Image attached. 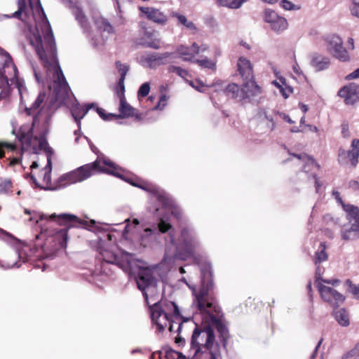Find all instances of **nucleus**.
<instances>
[{"instance_id": "1", "label": "nucleus", "mask_w": 359, "mask_h": 359, "mask_svg": "<svg viewBox=\"0 0 359 359\" xmlns=\"http://www.w3.org/2000/svg\"><path fill=\"white\" fill-rule=\"evenodd\" d=\"M39 114L34 115L32 123L22 125L17 131L16 138L20 143V147L15 142L0 141V158H4L6 153L10 154L6 159L8 166L13 167L21 163L23 154L26 151L34 154H38L40 151H46L48 154L53 153L46 140L48 133L47 121L43 124L39 135H34V128L39 122Z\"/></svg>"}, {"instance_id": "2", "label": "nucleus", "mask_w": 359, "mask_h": 359, "mask_svg": "<svg viewBox=\"0 0 359 359\" xmlns=\"http://www.w3.org/2000/svg\"><path fill=\"white\" fill-rule=\"evenodd\" d=\"M214 283L212 274L209 270H203L201 276V285L197 292L194 290L198 310L203 314H207L212 325L215 327L222 339L223 345L225 346L229 338L227 327L217 317L220 313V308L215 302L214 295Z\"/></svg>"}, {"instance_id": "3", "label": "nucleus", "mask_w": 359, "mask_h": 359, "mask_svg": "<svg viewBox=\"0 0 359 359\" xmlns=\"http://www.w3.org/2000/svg\"><path fill=\"white\" fill-rule=\"evenodd\" d=\"M31 44L34 47L36 54L45 65H49L50 62L56 63L55 72L53 75V91L57 99H65L68 96L69 86L57 61L55 39L48 22L44 40L43 41L40 34H37L34 36V40L32 41Z\"/></svg>"}, {"instance_id": "4", "label": "nucleus", "mask_w": 359, "mask_h": 359, "mask_svg": "<svg viewBox=\"0 0 359 359\" xmlns=\"http://www.w3.org/2000/svg\"><path fill=\"white\" fill-rule=\"evenodd\" d=\"M219 346L215 342L213 330L210 325H195L191 339L189 357L201 359H219Z\"/></svg>"}, {"instance_id": "5", "label": "nucleus", "mask_w": 359, "mask_h": 359, "mask_svg": "<svg viewBox=\"0 0 359 359\" xmlns=\"http://www.w3.org/2000/svg\"><path fill=\"white\" fill-rule=\"evenodd\" d=\"M116 170V168L114 163L109 160L101 161L97 159L93 163L86 164L69 173L63 175L60 178V183L61 185L67 186L68 184L80 182L97 172H104L115 176H119Z\"/></svg>"}, {"instance_id": "6", "label": "nucleus", "mask_w": 359, "mask_h": 359, "mask_svg": "<svg viewBox=\"0 0 359 359\" xmlns=\"http://www.w3.org/2000/svg\"><path fill=\"white\" fill-rule=\"evenodd\" d=\"M1 54L6 56V60L2 69H0V100L7 97L11 92V87L8 83L10 80L13 83L14 80L20 95L21 102L24 104L29 97V93L22 82L18 78V69L16 66L11 62V57L8 53L1 50Z\"/></svg>"}, {"instance_id": "7", "label": "nucleus", "mask_w": 359, "mask_h": 359, "mask_svg": "<svg viewBox=\"0 0 359 359\" xmlns=\"http://www.w3.org/2000/svg\"><path fill=\"white\" fill-rule=\"evenodd\" d=\"M43 220H46L48 222H55L60 226H64L57 230L55 234V241L57 242L60 248H66L67 245L68 237V229L71 226V224L78 223L82 225H86L87 222L80 220L76 216L71 214H60L56 215L55 213L50 215L46 214H41L39 219L36 220V223H39Z\"/></svg>"}, {"instance_id": "8", "label": "nucleus", "mask_w": 359, "mask_h": 359, "mask_svg": "<svg viewBox=\"0 0 359 359\" xmlns=\"http://www.w3.org/2000/svg\"><path fill=\"white\" fill-rule=\"evenodd\" d=\"M180 234L177 238H175L173 231L169 233V237L170 243L179 251L180 257L185 260L194 255L198 241L194 232L188 226L180 225Z\"/></svg>"}, {"instance_id": "9", "label": "nucleus", "mask_w": 359, "mask_h": 359, "mask_svg": "<svg viewBox=\"0 0 359 359\" xmlns=\"http://www.w3.org/2000/svg\"><path fill=\"white\" fill-rule=\"evenodd\" d=\"M315 285L323 301L329 304L332 308L336 309L344 303V296L335 289L323 285L318 281V279L315 280Z\"/></svg>"}, {"instance_id": "10", "label": "nucleus", "mask_w": 359, "mask_h": 359, "mask_svg": "<svg viewBox=\"0 0 359 359\" xmlns=\"http://www.w3.org/2000/svg\"><path fill=\"white\" fill-rule=\"evenodd\" d=\"M136 283L138 289L142 292L146 301L148 299L147 290L153 291L157 285V280L154 275V272L149 268L140 269L136 278Z\"/></svg>"}, {"instance_id": "11", "label": "nucleus", "mask_w": 359, "mask_h": 359, "mask_svg": "<svg viewBox=\"0 0 359 359\" xmlns=\"http://www.w3.org/2000/svg\"><path fill=\"white\" fill-rule=\"evenodd\" d=\"M344 210L347 212V218L350 222H353L351 226L342 233L344 240L354 239L358 237L359 232V208L358 207L346 205H344Z\"/></svg>"}, {"instance_id": "12", "label": "nucleus", "mask_w": 359, "mask_h": 359, "mask_svg": "<svg viewBox=\"0 0 359 359\" xmlns=\"http://www.w3.org/2000/svg\"><path fill=\"white\" fill-rule=\"evenodd\" d=\"M172 316L165 313L163 311L158 309V306L151 307V320L156 325L158 332H163L165 327L168 325L170 332L174 331V323L175 321L172 319Z\"/></svg>"}, {"instance_id": "13", "label": "nucleus", "mask_w": 359, "mask_h": 359, "mask_svg": "<svg viewBox=\"0 0 359 359\" xmlns=\"http://www.w3.org/2000/svg\"><path fill=\"white\" fill-rule=\"evenodd\" d=\"M328 44V50L333 56L341 61L345 62L349 60L348 51L343 47L342 39L336 34L328 35L325 38Z\"/></svg>"}, {"instance_id": "14", "label": "nucleus", "mask_w": 359, "mask_h": 359, "mask_svg": "<svg viewBox=\"0 0 359 359\" xmlns=\"http://www.w3.org/2000/svg\"><path fill=\"white\" fill-rule=\"evenodd\" d=\"M263 18L266 23L269 24L271 29L276 32H282L288 27L287 20L272 9L266 8L263 11Z\"/></svg>"}, {"instance_id": "15", "label": "nucleus", "mask_w": 359, "mask_h": 359, "mask_svg": "<svg viewBox=\"0 0 359 359\" xmlns=\"http://www.w3.org/2000/svg\"><path fill=\"white\" fill-rule=\"evenodd\" d=\"M337 95L344 100L346 105H353L359 100V85L350 83L340 88Z\"/></svg>"}, {"instance_id": "16", "label": "nucleus", "mask_w": 359, "mask_h": 359, "mask_svg": "<svg viewBox=\"0 0 359 359\" xmlns=\"http://www.w3.org/2000/svg\"><path fill=\"white\" fill-rule=\"evenodd\" d=\"M352 147L351 151L339 150V161L344 164L350 163L352 166L355 167L359 156V140L354 139L353 140Z\"/></svg>"}, {"instance_id": "17", "label": "nucleus", "mask_w": 359, "mask_h": 359, "mask_svg": "<svg viewBox=\"0 0 359 359\" xmlns=\"http://www.w3.org/2000/svg\"><path fill=\"white\" fill-rule=\"evenodd\" d=\"M208 49L207 45L199 46L196 43H193L191 46L180 45L177 47L178 53L182 57L184 61H194V57L201 52H205Z\"/></svg>"}, {"instance_id": "18", "label": "nucleus", "mask_w": 359, "mask_h": 359, "mask_svg": "<svg viewBox=\"0 0 359 359\" xmlns=\"http://www.w3.org/2000/svg\"><path fill=\"white\" fill-rule=\"evenodd\" d=\"M171 53L165 52L163 53H153L146 54L141 57V60L150 69H156V67L165 65V60L170 56Z\"/></svg>"}, {"instance_id": "19", "label": "nucleus", "mask_w": 359, "mask_h": 359, "mask_svg": "<svg viewBox=\"0 0 359 359\" xmlns=\"http://www.w3.org/2000/svg\"><path fill=\"white\" fill-rule=\"evenodd\" d=\"M139 11L146 15L148 20L159 25H165L168 21L167 15L159 9L152 7H139Z\"/></svg>"}, {"instance_id": "20", "label": "nucleus", "mask_w": 359, "mask_h": 359, "mask_svg": "<svg viewBox=\"0 0 359 359\" xmlns=\"http://www.w3.org/2000/svg\"><path fill=\"white\" fill-rule=\"evenodd\" d=\"M237 70L243 81L254 79L253 65L244 57H240L237 62Z\"/></svg>"}, {"instance_id": "21", "label": "nucleus", "mask_w": 359, "mask_h": 359, "mask_svg": "<svg viewBox=\"0 0 359 359\" xmlns=\"http://www.w3.org/2000/svg\"><path fill=\"white\" fill-rule=\"evenodd\" d=\"M242 90L244 94L245 100L258 96L262 92V88L256 83L255 78L243 81Z\"/></svg>"}, {"instance_id": "22", "label": "nucleus", "mask_w": 359, "mask_h": 359, "mask_svg": "<svg viewBox=\"0 0 359 359\" xmlns=\"http://www.w3.org/2000/svg\"><path fill=\"white\" fill-rule=\"evenodd\" d=\"M44 152L47 155V162L48 165L49 166V169H46L41 171V174L43 175V180L41 183H39L37 181L34 175H31V179L32 180L33 182L35 184L36 187H40L41 189H49V187L51 185V156L53 155V152L51 154H48V153H47L46 151Z\"/></svg>"}, {"instance_id": "23", "label": "nucleus", "mask_w": 359, "mask_h": 359, "mask_svg": "<svg viewBox=\"0 0 359 359\" xmlns=\"http://www.w3.org/2000/svg\"><path fill=\"white\" fill-rule=\"evenodd\" d=\"M153 306H158V309L168 313L169 316H170V313H172V316L176 319L181 318L180 309L174 302L161 301L155 303Z\"/></svg>"}, {"instance_id": "24", "label": "nucleus", "mask_w": 359, "mask_h": 359, "mask_svg": "<svg viewBox=\"0 0 359 359\" xmlns=\"http://www.w3.org/2000/svg\"><path fill=\"white\" fill-rule=\"evenodd\" d=\"M224 94L230 99L238 101L245 100L242 86H240L235 83L228 84V86L224 88Z\"/></svg>"}, {"instance_id": "25", "label": "nucleus", "mask_w": 359, "mask_h": 359, "mask_svg": "<svg viewBox=\"0 0 359 359\" xmlns=\"http://www.w3.org/2000/svg\"><path fill=\"white\" fill-rule=\"evenodd\" d=\"M330 65L329 57L318 53H313L311 59V65L317 71L327 69Z\"/></svg>"}, {"instance_id": "26", "label": "nucleus", "mask_w": 359, "mask_h": 359, "mask_svg": "<svg viewBox=\"0 0 359 359\" xmlns=\"http://www.w3.org/2000/svg\"><path fill=\"white\" fill-rule=\"evenodd\" d=\"M95 104L93 103L88 104L84 107H81L79 105L73 106L71 109L72 115L76 121L79 128H81V119L87 114L88 111L94 107Z\"/></svg>"}, {"instance_id": "27", "label": "nucleus", "mask_w": 359, "mask_h": 359, "mask_svg": "<svg viewBox=\"0 0 359 359\" xmlns=\"http://www.w3.org/2000/svg\"><path fill=\"white\" fill-rule=\"evenodd\" d=\"M119 105V114H115L116 119L133 117L135 115V109L131 107L126 101V98L121 99Z\"/></svg>"}, {"instance_id": "28", "label": "nucleus", "mask_w": 359, "mask_h": 359, "mask_svg": "<svg viewBox=\"0 0 359 359\" xmlns=\"http://www.w3.org/2000/svg\"><path fill=\"white\" fill-rule=\"evenodd\" d=\"M134 186H136V187H140L142 188V189L148 191V192H150L151 194H153L156 197V199L161 202L162 203L163 205H168V198L167 196H165L164 194H161L158 189L155 187V186H153L151 184H144V185H140V184H136L135 183H131Z\"/></svg>"}, {"instance_id": "29", "label": "nucleus", "mask_w": 359, "mask_h": 359, "mask_svg": "<svg viewBox=\"0 0 359 359\" xmlns=\"http://www.w3.org/2000/svg\"><path fill=\"white\" fill-rule=\"evenodd\" d=\"M72 12L81 27L87 30L89 28V22L82 9L80 7L74 6Z\"/></svg>"}, {"instance_id": "30", "label": "nucleus", "mask_w": 359, "mask_h": 359, "mask_svg": "<svg viewBox=\"0 0 359 359\" xmlns=\"http://www.w3.org/2000/svg\"><path fill=\"white\" fill-rule=\"evenodd\" d=\"M103 260L109 264H116L121 268L125 267V265L121 262L117 255L114 252L104 250L101 252Z\"/></svg>"}, {"instance_id": "31", "label": "nucleus", "mask_w": 359, "mask_h": 359, "mask_svg": "<svg viewBox=\"0 0 359 359\" xmlns=\"http://www.w3.org/2000/svg\"><path fill=\"white\" fill-rule=\"evenodd\" d=\"M46 93H40L35 100V101L31 104L29 107L25 106V111L27 115L30 116L34 114L36 110L39 109L46 99Z\"/></svg>"}, {"instance_id": "32", "label": "nucleus", "mask_w": 359, "mask_h": 359, "mask_svg": "<svg viewBox=\"0 0 359 359\" xmlns=\"http://www.w3.org/2000/svg\"><path fill=\"white\" fill-rule=\"evenodd\" d=\"M18 11L13 14V17L24 21L22 18V14L25 16L28 15V8L26 0H18Z\"/></svg>"}, {"instance_id": "33", "label": "nucleus", "mask_w": 359, "mask_h": 359, "mask_svg": "<svg viewBox=\"0 0 359 359\" xmlns=\"http://www.w3.org/2000/svg\"><path fill=\"white\" fill-rule=\"evenodd\" d=\"M327 254L326 252L325 243H320L318 251L315 254L314 262L316 264H320L327 259Z\"/></svg>"}, {"instance_id": "34", "label": "nucleus", "mask_w": 359, "mask_h": 359, "mask_svg": "<svg viewBox=\"0 0 359 359\" xmlns=\"http://www.w3.org/2000/svg\"><path fill=\"white\" fill-rule=\"evenodd\" d=\"M172 16L176 18L178 20V24L182 25L187 29L191 30H196V27L194 23L191 21H189L185 15L180 14L178 13L173 12Z\"/></svg>"}, {"instance_id": "35", "label": "nucleus", "mask_w": 359, "mask_h": 359, "mask_svg": "<svg viewBox=\"0 0 359 359\" xmlns=\"http://www.w3.org/2000/svg\"><path fill=\"white\" fill-rule=\"evenodd\" d=\"M337 321L341 326H347L349 325L348 314L344 309H341L334 313Z\"/></svg>"}, {"instance_id": "36", "label": "nucleus", "mask_w": 359, "mask_h": 359, "mask_svg": "<svg viewBox=\"0 0 359 359\" xmlns=\"http://www.w3.org/2000/svg\"><path fill=\"white\" fill-rule=\"evenodd\" d=\"M125 81L122 79H118L117 83L112 87V90L115 93V95L118 97L119 100L121 99L125 98Z\"/></svg>"}, {"instance_id": "37", "label": "nucleus", "mask_w": 359, "mask_h": 359, "mask_svg": "<svg viewBox=\"0 0 359 359\" xmlns=\"http://www.w3.org/2000/svg\"><path fill=\"white\" fill-rule=\"evenodd\" d=\"M168 71L169 73H175L181 78L184 79V80H187V77H190L191 75L188 70L183 69L180 67H177L174 65H170L168 68Z\"/></svg>"}, {"instance_id": "38", "label": "nucleus", "mask_w": 359, "mask_h": 359, "mask_svg": "<svg viewBox=\"0 0 359 359\" xmlns=\"http://www.w3.org/2000/svg\"><path fill=\"white\" fill-rule=\"evenodd\" d=\"M138 44L146 48H151L154 49H159L161 48V40L158 39H151L150 41L141 39Z\"/></svg>"}, {"instance_id": "39", "label": "nucleus", "mask_w": 359, "mask_h": 359, "mask_svg": "<svg viewBox=\"0 0 359 359\" xmlns=\"http://www.w3.org/2000/svg\"><path fill=\"white\" fill-rule=\"evenodd\" d=\"M13 183L8 179H0V194H9L13 192Z\"/></svg>"}, {"instance_id": "40", "label": "nucleus", "mask_w": 359, "mask_h": 359, "mask_svg": "<svg viewBox=\"0 0 359 359\" xmlns=\"http://www.w3.org/2000/svg\"><path fill=\"white\" fill-rule=\"evenodd\" d=\"M246 0H217L218 4L222 6L230 8H238Z\"/></svg>"}, {"instance_id": "41", "label": "nucleus", "mask_w": 359, "mask_h": 359, "mask_svg": "<svg viewBox=\"0 0 359 359\" xmlns=\"http://www.w3.org/2000/svg\"><path fill=\"white\" fill-rule=\"evenodd\" d=\"M193 62L197 64L201 68L210 69H212V70L216 69L215 62L208 59V58H205L203 60L196 59V60H194V61H193Z\"/></svg>"}, {"instance_id": "42", "label": "nucleus", "mask_w": 359, "mask_h": 359, "mask_svg": "<svg viewBox=\"0 0 359 359\" xmlns=\"http://www.w3.org/2000/svg\"><path fill=\"white\" fill-rule=\"evenodd\" d=\"M95 23L97 24V27L100 29L107 32L108 33L113 32V27L110 25V23L109 22H107V20L102 18H98L95 21Z\"/></svg>"}, {"instance_id": "43", "label": "nucleus", "mask_w": 359, "mask_h": 359, "mask_svg": "<svg viewBox=\"0 0 359 359\" xmlns=\"http://www.w3.org/2000/svg\"><path fill=\"white\" fill-rule=\"evenodd\" d=\"M115 66L118 73L120 74L119 79L125 81L126 74H128L130 69L129 65L126 64H122L120 61H116L115 62Z\"/></svg>"}, {"instance_id": "44", "label": "nucleus", "mask_w": 359, "mask_h": 359, "mask_svg": "<svg viewBox=\"0 0 359 359\" xmlns=\"http://www.w3.org/2000/svg\"><path fill=\"white\" fill-rule=\"evenodd\" d=\"M165 357L167 359H190L191 357L184 356L180 352L170 349L166 351Z\"/></svg>"}, {"instance_id": "45", "label": "nucleus", "mask_w": 359, "mask_h": 359, "mask_svg": "<svg viewBox=\"0 0 359 359\" xmlns=\"http://www.w3.org/2000/svg\"><path fill=\"white\" fill-rule=\"evenodd\" d=\"M172 319L175 321V323H174V331L173 332H176L177 333H180L182 326H183V323H187L190 320V318H184L182 316H181L180 318L176 319L175 318H172Z\"/></svg>"}, {"instance_id": "46", "label": "nucleus", "mask_w": 359, "mask_h": 359, "mask_svg": "<svg viewBox=\"0 0 359 359\" xmlns=\"http://www.w3.org/2000/svg\"><path fill=\"white\" fill-rule=\"evenodd\" d=\"M96 111L99 116L104 120V121H111L113 119H116L115 114H106L104 109L100 107H96Z\"/></svg>"}, {"instance_id": "47", "label": "nucleus", "mask_w": 359, "mask_h": 359, "mask_svg": "<svg viewBox=\"0 0 359 359\" xmlns=\"http://www.w3.org/2000/svg\"><path fill=\"white\" fill-rule=\"evenodd\" d=\"M158 227L159 231L163 233H167L172 229V226L170 223L165 222L163 219H160L158 224Z\"/></svg>"}, {"instance_id": "48", "label": "nucleus", "mask_w": 359, "mask_h": 359, "mask_svg": "<svg viewBox=\"0 0 359 359\" xmlns=\"http://www.w3.org/2000/svg\"><path fill=\"white\" fill-rule=\"evenodd\" d=\"M149 90H150L149 83L147 82L144 83L143 84L141 85V86L140 87V88L138 90V92H137L138 97H145L146 96L148 95Z\"/></svg>"}, {"instance_id": "49", "label": "nucleus", "mask_w": 359, "mask_h": 359, "mask_svg": "<svg viewBox=\"0 0 359 359\" xmlns=\"http://www.w3.org/2000/svg\"><path fill=\"white\" fill-rule=\"evenodd\" d=\"M187 82L194 89L199 92H203L205 85L204 83L199 79H196L195 81H189L187 80Z\"/></svg>"}, {"instance_id": "50", "label": "nucleus", "mask_w": 359, "mask_h": 359, "mask_svg": "<svg viewBox=\"0 0 359 359\" xmlns=\"http://www.w3.org/2000/svg\"><path fill=\"white\" fill-rule=\"evenodd\" d=\"M348 358L359 359V349L358 348L357 344L352 350L347 352L342 356V359Z\"/></svg>"}, {"instance_id": "51", "label": "nucleus", "mask_w": 359, "mask_h": 359, "mask_svg": "<svg viewBox=\"0 0 359 359\" xmlns=\"http://www.w3.org/2000/svg\"><path fill=\"white\" fill-rule=\"evenodd\" d=\"M170 214L178 221H181L183 218V213L182 210L177 206H172L171 208Z\"/></svg>"}, {"instance_id": "52", "label": "nucleus", "mask_w": 359, "mask_h": 359, "mask_svg": "<svg viewBox=\"0 0 359 359\" xmlns=\"http://www.w3.org/2000/svg\"><path fill=\"white\" fill-rule=\"evenodd\" d=\"M281 86L280 93L284 98H287L293 93V88L287 84Z\"/></svg>"}, {"instance_id": "53", "label": "nucleus", "mask_w": 359, "mask_h": 359, "mask_svg": "<svg viewBox=\"0 0 359 359\" xmlns=\"http://www.w3.org/2000/svg\"><path fill=\"white\" fill-rule=\"evenodd\" d=\"M346 285L348 287L347 290L349 292H351L355 295L359 293V287H358L355 285H353L351 280L347 279L346 281Z\"/></svg>"}, {"instance_id": "54", "label": "nucleus", "mask_w": 359, "mask_h": 359, "mask_svg": "<svg viewBox=\"0 0 359 359\" xmlns=\"http://www.w3.org/2000/svg\"><path fill=\"white\" fill-rule=\"evenodd\" d=\"M168 97L165 95H162L160 97L158 104L155 107L156 109H163L164 107L167 104Z\"/></svg>"}, {"instance_id": "55", "label": "nucleus", "mask_w": 359, "mask_h": 359, "mask_svg": "<svg viewBox=\"0 0 359 359\" xmlns=\"http://www.w3.org/2000/svg\"><path fill=\"white\" fill-rule=\"evenodd\" d=\"M351 12L353 15L358 16L359 2L358 1V0H352V6L351 7Z\"/></svg>"}, {"instance_id": "56", "label": "nucleus", "mask_w": 359, "mask_h": 359, "mask_svg": "<svg viewBox=\"0 0 359 359\" xmlns=\"http://www.w3.org/2000/svg\"><path fill=\"white\" fill-rule=\"evenodd\" d=\"M316 279H318V281L320 282H323L325 283H327V284H330V285H332L333 286L334 285H338L339 283H340V280H338V279H323V278H317Z\"/></svg>"}, {"instance_id": "57", "label": "nucleus", "mask_w": 359, "mask_h": 359, "mask_svg": "<svg viewBox=\"0 0 359 359\" xmlns=\"http://www.w3.org/2000/svg\"><path fill=\"white\" fill-rule=\"evenodd\" d=\"M281 6L285 10L290 11L293 9L294 6L292 2H290L288 0H282Z\"/></svg>"}, {"instance_id": "58", "label": "nucleus", "mask_w": 359, "mask_h": 359, "mask_svg": "<svg viewBox=\"0 0 359 359\" xmlns=\"http://www.w3.org/2000/svg\"><path fill=\"white\" fill-rule=\"evenodd\" d=\"M348 129V123L346 121L343 122L341 124V133L344 137L349 136Z\"/></svg>"}, {"instance_id": "59", "label": "nucleus", "mask_w": 359, "mask_h": 359, "mask_svg": "<svg viewBox=\"0 0 359 359\" xmlns=\"http://www.w3.org/2000/svg\"><path fill=\"white\" fill-rule=\"evenodd\" d=\"M359 77V68L356 69L353 72L348 74L346 76V80H351Z\"/></svg>"}, {"instance_id": "60", "label": "nucleus", "mask_w": 359, "mask_h": 359, "mask_svg": "<svg viewBox=\"0 0 359 359\" xmlns=\"http://www.w3.org/2000/svg\"><path fill=\"white\" fill-rule=\"evenodd\" d=\"M175 343L178 346H184L185 344V340L184 338L181 337L179 334L175 338Z\"/></svg>"}, {"instance_id": "61", "label": "nucleus", "mask_w": 359, "mask_h": 359, "mask_svg": "<svg viewBox=\"0 0 359 359\" xmlns=\"http://www.w3.org/2000/svg\"><path fill=\"white\" fill-rule=\"evenodd\" d=\"M332 195L334 196L335 199L340 203L342 205V206L344 207V205H346L343 201H342V198H341L340 196V194L339 192L337 191H334L332 192Z\"/></svg>"}, {"instance_id": "62", "label": "nucleus", "mask_w": 359, "mask_h": 359, "mask_svg": "<svg viewBox=\"0 0 359 359\" xmlns=\"http://www.w3.org/2000/svg\"><path fill=\"white\" fill-rule=\"evenodd\" d=\"M161 355H162V352L161 351L154 352L151 355L150 359H161Z\"/></svg>"}, {"instance_id": "63", "label": "nucleus", "mask_w": 359, "mask_h": 359, "mask_svg": "<svg viewBox=\"0 0 359 359\" xmlns=\"http://www.w3.org/2000/svg\"><path fill=\"white\" fill-rule=\"evenodd\" d=\"M293 156L294 157L297 158L299 160H303V161H306V159L309 160V157L305 154H293Z\"/></svg>"}, {"instance_id": "64", "label": "nucleus", "mask_w": 359, "mask_h": 359, "mask_svg": "<svg viewBox=\"0 0 359 359\" xmlns=\"http://www.w3.org/2000/svg\"><path fill=\"white\" fill-rule=\"evenodd\" d=\"M306 289L308 290V292L309 294H310V296H311V292H312V283H311V281H309L306 285Z\"/></svg>"}]
</instances>
